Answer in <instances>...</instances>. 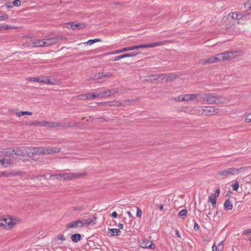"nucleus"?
<instances>
[{"label":"nucleus","mask_w":251,"mask_h":251,"mask_svg":"<svg viewBox=\"0 0 251 251\" xmlns=\"http://www.w3.org/2000/svg\"><path fill=\"white\" fill-rule=\"evenodd\" d=\"M201 100L206 101L211 104H219L226 103L227 99L221 96L216 95L213 93L201 94Z\"/></svg>","instance_id":"f257e3e1"},{"label":"nucleus","mask_w":251,"mask_h":251,"mask_svg":"<svg viewBox=\"0 0 251 251\" xmlns=\"http://www.w3.org/2000/svg\"><path fill=\"white\" fill-rule=\"evenodd\" d=\"M247 167H240L239 168H229L227 169L223 170L222 171L218 172L219 175L222 176L228 177L232 175H235L239 174L242 172H244L247 170Z\"/></svg>","instance_id":"f03ea898"},{"label":"nucleus","mask_w":251,"mask_h":251,"mask_svg":"<svg viewBox=\"0 0 251 251\" xmlns=\"http://www.w3.org/2000/svg\"><path fill=\"white\" fill-rule=\"evenodd\" d=\"M4 229L10 230L12 229L16 225L21 222V219L18 218L13 217H7L4 218Z\"/></svg>","instance_id":"7ed1b4c3"},{"label":"nucleus","mask_w":251,"mask_h":251,"mask_svg":"<svg viewBox=\"0 0 251 251\" xmlns=\"http://www.w3.org/2000/svg\"><path fill=\"white\" fill-rule=\"evenodd\" d=\"M138 99H136V100L134 99H129L127 100H124L122 101L119 100H113L111 101H106L104 102V105L106 106H126L131 104L132 103H134L137 100H138Z\"/></svg>","instance_id":"20e7f679"},{"label":"nucleus","mask_w":251,"mask_h":251,"mask_svg":"<svg viewBox=\"0 0 251 251\" xmlns=\"http://www.w3.org/2000/svg\"><path fill=\"white\" fill-rule=\"evenodd\" d=\"M86 176V173H65L59 175V177H62L65 180H72L78 179Z\"/></svg>","instance_id":"39448f33"},{"label":"nucleus","mask_w":251,"mask_h":251,"mask_svg":"<svg viewBox=\"0 0 251 251\" xmlns=\"http://www.w3.org/2000/svg\"><path fill=\"white\" fill-rule=\"evenodd\" d=\"M220 58V61H225L228 60H231L237 56L241 55L240 51H226V52L219 53Z\"/></svg>","instance_id":"423d86ee"},{"label":"nucleus","mask_w":251,"mask_h":251,"mask_svg":"<svg viewBox=\"0 0 251 251\" xmlns=\"http://www.w3.org/2000/svg\"><path fill=\"white\" fill-rule=\"evenodd\" d=\"M60 151V148L39 147V155H46L54 153H57L59 152Z\"/></svg>","instance_id":"0eeeda50"},{"label":"nucleus","mask_w":251,"mask_h":251,"mask_svg":"<svg viewBox=\"0 0 251 251\" xmlns=\"http://www.w3.org/2000/svg\"><path fill=\"white\" fill-rule=\"evenodd\" d=\"M201 94L200 93H192L183 95L184 101H189L190 100H197L198 101H201Z\"/></svg>","instance_id":"6e6552de"},{"label":"nucleus","mask_w":251,"mask_h":251,"mask_svg":"<svg viewBox=\"0 0 251 251\" xmlns=\"http://www.w3.org/2000/svg\"><path fill=\"white\" fill-rule=\"evenodd\" d=\"M141 48H143L142 44L137 45V46H133L131 47H128L124 48H123V49H121L120 50H114V51L109 52V54H118V53L123 52L124 51L135 50L141 49Z\"/></svg>","instance_id":"1a4fd4ad"},{"label":"nucleus","mask_w":251,"mask_h":251,"mask_svg":"<svg viewBox=\"0 0 251 251\" xmlns=\"http://www.w3.org/2000/svg\"><path fill=\"white\" fill-rule=\"evenodd\" d=\"M203 111L205 116H213L218 114L219 112V109L214 106H205Z\"/></svg>","instance_id":"9d476101"},{"label":"nucleus","mask_w":251,"mask_h":251,"mask_svg":"<svg viewBox=\"0 0 251 251\" xmlns=\"http://www.w3.org/2000/svg\"><path fill=\"white\" fill-rule=\"evenodd\" d=\"M117 93L115 90H107L103 91L100 93H97V96L98 98H106L110 97L112 95H114Z\"/></svg>","instance_id":"9b49d317"},{"label":"nucleus","mask_w":251,"mask_h":251,"mask_svg":"<svg viewBox=\"0 0 251 251\" xmlns=\"http://www.w3.org/2000/svg\"><path fill=\"white\" fill-rule=\"evenodd\" d=\"M26 154L29 157L34 155H39V147H26Z\"/></svg>","instance_id":"f8f14e48"},{"label":"nucleus","mask_w":251,"mask_h":251,"mask_svg":"<svg viewBox=\"0 0 251 251\" xmlns=\"http://www.w3.org/2000/svg\"><path fill=\"white\" fill-rule=\"evenodd\" d=\"M166 43H167V41H160V42H154L152 43H150V44H142L143 45V48H154L156 47L161 46L165 45Z\"/></svg>","instance_id":"ddd939ff"},{"label":"nucleus","mask_w":251,"mask_h":251,"mask_svg":"<svg viewBox=\"0 0 251 251\" xmlns=\"http://www.w3.org/2000/svg\"><path fill=\"white\" fill-rule=\"evenodd\" d=\"M14 154L19 156H24L25 153L26 154V147H22L16 148L14 149Z\"/></svg>","instance_id":"4468645a"},{"label":"nucleus","mask_w":251,"mask_h":251,"mask_svg":"<svg viewBox=\"0 0 251 251\" xmlns=\"http://www.w3.org/2000/svg\"><path fill=\"white\" fill-rule=\"evenodd\" d=\"M82 224L80 222V220H75L74 221L67 225V228H81Z\"/></svg>","instance_id":"2eb2a0df"},{"label":"nucleus","mask_w":251,"mask_h":251,"mask_svg":"<svg viewBox=\"0 0 251 251\" xmlns=\"http://www.w3.org/2000/svg\"><path fill=\"white\" fill-rule=\"evenodd\" d=\"M0 163L2 166L5 168L13 167V162L11 158H3L0 159Z\"/></svg>","instance_id":"dca6fc26"},{"label":"nucleus","mask_w":251,"mask_h":251,"mask_svg":"<svg viewBox=\"0 0 251 251\" xmlns=\"http://www.w3.org/2000/svg\"><path fill=\"white\" fill-rule=\"evenodd\" d=\"M14 150L12 148H6L2 149L0 152L4 156L10 157L14 155Z\"/></svg>","instance_id":"f3484780"},{"label":"nucleus","mask_w":251,"mask_h":251,"mask_svg":"<svg viewBox=\"0 0 251 251\" xmlns=\"http://www.w3.org/2000/svg\"><path fill=\"white\" fill-rule=\"evenodd\" d=\"M66 27H69L68 25H70V28L73 29H77L82 28L85 27V25L84 24L78 23L74 24L73 23H66L65 24Z\"/></svg>","instance_id":"a211bd4d"},{"label":"nucleus","mask_w":251,"mask_h":251,"mask_svg":"<svg viewBox=\"0 0 251 251\" xmlns=\"http://www.w3.org/2000/svg\"><path fill=\"white\" fill-rule=\"evenodd\" d=\"M45 47L54 45L57 42V39L55 37L44 39Z\"/></svg>","instance_id":"6ab92c4d"},{"label":"nucleus","mask_w":251,"mask_h":251,"mask_svg":"<svg viewBox=\"0 0 251 251\" xmlns=\"http://www.w3.org/2000/svg\"><path fill=\"white\" fill-rule=\"evenodd\" d=\"M81 223L82 224V227L83 226L87 227L90 224H95V223H94V220L91 219L90 218L88 219H83L81 220H80Z\"/></svg>","instance_id":"aec40b11"},{"label":"nucleus","mask_w":251,"mask_h":251,"mask_svg":"<svg viewBox=\"0 0 251 251\" xmlns=\"http://www.w3.org/2000/svg\"><path fill=\"white\" fill-rule=\"evenodd\" d=\"M34 47H45L44 44V40H36L32 41V44H31Z\"/></svg>","instance_id":"412c9836"},{"label":"nucleus","mask_w":251,"mask_h":251,"mask_svg":"<svg viewBox=\"0 0 251 251\" xmlns=\"http://www.w3.org/2000/svg\"><path fill=\"white\" fill-rule=\"evenodd\" d=\"M141 247L144 248L154 249L153 243L149 241H143L141 243Z\"/></svg>","instance_id":"4be33fe9"},{"label":"nucleus","mask_w":251,"mask_h":251,"mask_svg":"<svg viewBox=\"0 0 251 251\" xmlns=\"http://www.w3.org/2000/svg\"><path fill=\"white\" fill-rule=\"evenodd\" d=\"M18 175V173L12 172H0V177H10Z\"/></svg>","instance_id":"5701e85b"},{"label":"nucleus","mask_w":251,"mask_h":251,"mask_svg":"<svg viewBox=\"0 0 251 251\" xmlns=\"http://www.w3.org/2000/svg\"><path fill=\"white\" fill-rule=\"evenodd\" d=\"M208 59L210 64L221 62L219 53L213 56L210 57Z\"/></svg>","instance_id":"b1692460"},{"label":"nucleus","mask_w":251,"mask_h":251,"mask_svg":"<svg viewBox=\"0 0 251 251\" xmlns=\"http://www.w3.org/2000/svg\"><path fill=\"white\" fill-rule=\"evenodd\" d=\"M55 80H51L48 77L41 76V82L44 84L54 85L55 84Z\"/></svg>","instance_id":"393cba45"},{"label":"nucleus","mask_w":251,"mask_h":251,"mask_svg":"<svg viewBox=\"0 0 251 251\" xmlns=\"http://www.w3.org/2000/svg\"><path fill=\"white\" fill-rule=\"evenodd\" d=\"M111 76H112V75L110 73H107L105 74L103 73H99L95 75V77L96 79H99L101 77H111Z\"/></svg>","instance_id":"a878e982"},{"label":"nucleus","mask_w":251,"mask_h":251,"mask_svg":"<svg viewBox=\"0 0 251 251\" xmlns=\"http://www.w3.org/2000/svg\"><path fill=\"white\" fill-rule=\"evenodd\" d=\"M121 231L118 228H111L108 229V233L111 236H119Z\"/></svg>","instance_id":"bb28decb"},{"label":"nucleus","mask_w":251,"mask_h":251,"mask_svg":"<svg viewBox=\"0 0 251 251\" xmlns=\"http://www.w3.org/2000/svg\"><path fill=\"white\" fill-rule=\"evenodd\" d=\"M71 239L74 243H77L81 240V235L79 234H75L71 236Z\"/></svg>","instance_id":"cd10ccee"},{"label":"nucleus","mask_w":251,"mask_h":251,"mask_svg":"<svg viewBox=\"0 0 251 251\" xmlns=\"http://www.w3.org/2000/svg\"><path fill=\"white\" fill-rule=\"evenodd\" d=\"M224 206L226 210H230L233 208L232 204L231 202L229 200H226Z\"/></svg>","instance_id":"c85d7f7f"},{"label":"nucleus","mask_w":251,"mask_h":251,"mask_svg":"<svg viewBox=\"0 0 251 251\" xmlns=\"http://www.w3.org/2000/svg\"><path fill=\"white\" fill-rule=\"evenodd\" d=\"M48 122L45 121H36L32 125H39L41 126L47 127L48 126Z\"/></svg>","instance_id":"c756f323"},{"label":"nucleus","mask_w":251,"mask_h":251,"mask_svg":"<svg viewBox=\"0 0 251 251\" xmlns=\"http://www.w3.org/2000/svg\"><path fill=\"white\" fill-rule=\"evenodd\" d=\"M166 81L172 80L177 78V75L174 74H166Z\"/></svg>","instance_id":"7c9ffc66"},{"label":"nucleus","mask_w":251,"mask_h":251,"mask_svg":"<svg viewBox=\"0 0 251 251\" xmlns=\"http://www.w3.org/2000/svg\"><path fill=\"white\" fill-rule=\"evenodd\" d=\"M237 12H233L229 13L227 15V19H231L237 21Z\"/></svg>","instance_id":"2f4dec72"},{"label":"nucleus","mask_w":251,"mask_h":251,"mask_svg":"<svg viewBox=\"0 0 251 251\" xmlns=\"http://www.w3.org/2000/svg\"><path fill=\"white\" fill-rule=\"evenodd\" d=\"M158 77V75H152L150 76V80L152 83H156L157 81H159Z\"/></svg>","instance_id":"473e14b6"},{"label":"nucleus","mask_w":251,"mask_h":251,"mask_svg":"<svg viewBox=\"0 0 251 251\" xmlns=\"http://www.w3.org/2000/svg\"><path fill=\"white\" fill-rule=\"evenodd\" d=\"M86 96L87 100L93 99L98 98L97 96V93H86Z\"/></svg>","instance_id":"72a5a7b5"},{"label":"nucleus","mask_w":251,"mask_h":251,"mask_svg":"<svg viewBox=\"0 0 251 251\" xmlns=\"http://www.w3.org/2000/svg\"><path fill=\"white\" fill-rule=\"evenodd\" d=\"M208 201L212 203L214 207L216 206V198L215 197H213L212 196H210L208 198Z\"/></svg>","instance_id":"f704fd0d"},{"label":"nucleus","mask_w":251,"mask_h":251,"mask_svg":"<svg viewBox=\"0 0 251 251\" xmlns=\"http://www.w3.org/2000/svg\"><path fill=\"white\" fill-rule=\"evenodd\" d=\"M32 114V113L31 112H28V111H21V112L16 113V114L18 117H21L22 116L25 115H31Z\"/></svg>","instance_id":"c9c22d12"},{"label":"nucleus","mask_w":251,"mask_h":251,"mask_svg":"<svg viewBox=\"0 0 251 251\" xmlns=\"http://www.w3.org/2000/svg\"><path fill=\"white\" fill-rule=\"evenodd\" d=\"M187 214V211L186 209H182L178 213V216L179 217H183L184 219Z\"/></svg>","instance_id":"e433bc0d"},{"label":"nucleus","mask_w":251,"mask_h":251,"mask_svg":"<svg viewBox=\"0 0 251 251\" xmlns=\"http://www.w3.org/2000/svg\"><path fill=\"white\" fill-rule=\"evenodd\" d=\"M59 126H60V125L56 123H55L53 122H48V126L47 127H56Z\"/></svg>","instance_id":"4c0bfd02"},{"label":"nucleus","mask_w":251,"mask_h":251,"mask_svg":"<svg viewBox=\"0 0 251 251\" xmlns=\"http://www.w3.org/2000/svg\"><path fill=\"white\" fill-rule=\"evenodd\" d=\"M125 57H126V53L113 57L112 59V61H117Z\"/></svg>","instance_id":"58836bf2"},{"label":"nucleus","mask_w":251,"mask_h":251,"mask_svg":"<svg viewBox=\"0 0 251 251\" xmlns=\"http://www.w3.org/2000/svg\"><path fill=\"white\" fill-rule=\"evenodd\" d=\"M27 79L29 80V81H37L39 82H41V76L35 77H29V78H27Z\"/></svg>","instance_id":"ea45409f"},{"label":"nucleus","mask_w":251,"mask_h":251,"mask_svg":"<svg viewBox=\"0 0 251 251\" xmlns=\"http://www.w3.org/2000/svg\"><path fill=\"white\" fill-rule=\"evenodd\" d=\"M158 76H159L158 79L159 81H166V76L165 74H162L160 75H158Z\"/></svg>","instance_id":"a19ab883"},{"label":"nucleus","mask_w":251,"mask_h":251,"mask_svg":"<svg viewBox=\"0 0 251 251\" xmlns=\"http://www.w3.org/2000/svg\"><path fill=\"white\" fill-rule=\"evenodd\" d=\"M242 16L243 20H246L249 15V13L246 11H242L240 12Z\"/></svg>","instance_id":"79ce46f5"},{"label":"nucleus","mask_w":251,"mask_h":251,"mask_svg":"<svg viewBox=\"0 0 251 251\" xmlns=\"http://www.w3.org/2000/svg\"><path fill=\"white\" fill-rule=\"evenodd\" d=\"M200 63L202 65L210 64L208 58L203 59L200 60Z\"/></svg>","instance_id":"37998d69"},{"label":"nucleus","mask_w":251,"mask_h":251,"mask_svg":"<svg viewBox=\"0 0 251 251\" xmlns=\"http://www.w3.org/2000/svg\"><path fill=\"white\" fill-rule=\"evenodd\" d=\"M246 9H251V0L247 1L244 4Z\"/></svg>","instance_id":"c03bdc74"},{"label":"nucleus","mask_w":251,"mask_h":251,"mask_svg":"<svg viewBox=\"0 0 251 251\" xmlns=\"http://www.w3.org/2000/svg\"><path fill=\"white\" fill-rule=\"evenodd\" d=\"M204 110V107H202L201 106H199L197 108V110L198 111V113L200 114H202L204 115V111L203 110Z\"/></svg>","instance_id":"a18cd8bd"},{"label":"nucleus","mask_w":251,"mask_h":251,"mask_svg":"<svg viewBox=\"0 0 251 251\" xmlns=\"http://www.w3.org/2000/svg\"><path fill=\"white\" fill-rule=\"evenodd\" d=\"M9 18V16L7 14H4L0 16V21H5Z\"/></svg>","instance_id":"49530a36"},{"label":"nucleus","mask_w":251,"mask_h":251,"mask_svg":"<svg viewBox=\"0 0 251 251\" xmlns=\"http://www.w3.org/2000/svg\"><path fill=\"white\" fill-rule=\"evenodd\" d=\"M182 98H183V95L175 97L174 98V100L176 101H184V100H183Z\"/></svg>","instance_id":"de8ad7c7"},{"label":"nucleus","mask_w":251,"mask_h":251,"mask_svg":"<svg viewBox=\"0 0 251 251\" xmlns=\"http://www.w3.org/2000/svg\"><path fill=\"white\" fill-rule=\"evenodd\" d=\"M232 187L234 191H237L239 188V183L238 182H236L232 185Z\"/></svg>","instance_id":"09e8293b"},{"label":"nucleus","mask_w":251,"mask_h":251,"mask_svg":"<svg viewBox=\"0 0 251 251\" xmlns=\"http://www.w3.org/2000/svg\"><path fill=\"white\" fill-rule=\"evenodd\" d=\"M224 241H222L218 245V249L219 251H223V250L224 249Z\"/></svg>","instance_id":"8fccbe9b"},{"label":"nucleus","mask_w":251,"mask_h":251,"mask_svg":"<svg viewBox=\"0 0 251 251\" xmlns=\"http://www.w3.org/2000/svg\"><path fill=\"white\" fill-rule=\"evenodd\" d=\"M136 209H137L136 217L139 218H140L141 217V216H142V211L137 207H136Z\"/></svg>","instance_id":"3c124183"},{"label":"nucleus","mask_w":251,"mask_h":251,"mask_svg":"<svg viewBox=\"0 0 251 251\" xmlns=\"http://www.w3.org/2000/svg\"><path fill=\"white\" fill-rule=\"evenodd\" d=\"M77 98L79 100H87L86 94L78 95L77 96Z\"/></svg>","instance_id":"603ef678"},{"label":"nucleus","mask_w":251,"mask_h":251,"mask_svg":"<svg viewBox=\"0 0 251 251\" xmlns=\"http://www.w3.org/2000/svg\"><path fill=\"white\" fill-rule=\"evenodd\" d=\"M13 4L15 6H19L21 5V2L20 0H15L13 1Z\"/></svg>","instance_id":"864d4df0"},{"label":"nucleus","mask_w":251,"mask_h":251,"mask_svg":"<svg viewBox=\"0 0 251 251\" xmlns=\"http://www.w3.org/2000/svg\"><path fill=\"white\" fill-rule=\"evenodd\" d=\"M245 122L246 123H251V113H250L247 115L246 119H245Z\"/></svg>","instance_id":"5fc2aeb1"},{"label":"nucleus","mask_w":251,"mask_h":251,"mask_svg":"<svg viewBox=\"0 0 251 251\" xmlns=\"http://www.w3.org/2000/svg\"><path fill=\"white\" fill-rule=\"evenodd\" d=\"M126 57H133V56H135L136 55H137L138 54V53H135L134 52H133L127 53H126Z\"/></svg>","instance_id":"6e6d98bb"},{"label":"nucleus","mask_w":251,"mask_h":251,"mask_svg":"<svg viewBox=\"0 0 251 251\" xmlns=\"http://www.w3.org/2000/svg\"><path fill=\"white\" fill-rule=\"evenodd\" d=\"M241 20H243L242 18V16L241 15L240 12H237V22L238 23H239V21Z\"/></svg>","instance_id":"4d7b16f0"},{"label":"nucleus","mask_w":251,"mask_h":251,"mask_svg":"<svg viewBox=\"0 0 251 251\" xmlns=\"http://www.w3.org/2000/svg\"><path fill=\"white\" fill-rule=\"evenodd\" d=\"M57 239L58 240H62V241H65L66 240V238L62 234H59L57 236Z\"/></svg>","instance_id":"13d9d810"},{"label":"nucleus","mask_w":251,"mask_h":251,"mask_svg":"<svg viewBox=\"0 0 251 251\" xmlns=\"http://www.w3.org/2000/svg\"><path fill=\"white\" fill-rule=\"evenodd\" d=\"M4 218L0 219V227H2L3 229H4Z\"/></svg>","instance_id":"bf43d9fd"},{"label":"nucleus","mask_w":251,"mask_h":251,"mask_svg":"<svg viewBox=\"0 0 251 251\" xmlns=\"http://www.w3.org/2000/svg\"><path fill=\"white\" fill-rule=\"evenodd\" d=\"M220 189H217L215 191V195H214V196H213V197H215L216 198L218 197L219 196V194H220Z\"/></svg>","instance_id":"052dcab7"},{"label":"nucleus","mask_w":251,"mask_h":251,"mask_svg":"<svg viewBox=\"0 0 251 251\" xmlns=\"http://www.w3.org/2000/svg\"><path fill=\"white\" fill-rule=\"evenodd\" d=\"M8 28V26L7 25L0 26V30H5Z\"/></svg>","instance_id":"680f3d73"},{"label":"nucleus","mask_w":251,"mask_h":251,"mask_svg":"<svg viewBox=\"0 0 251 251\" xmlns=\"http://www.w3.org/2000/svg\"><path fill=\"white\" fill-rule=\"evenodd\" d=\"M87 43L88 44H89V45H93V44H94V40H93V39H90V40H88V41L87 42Z\"/></svg>","instance_id":"e2e57ef3"},{"label":"nucleus","mask_w":251,"mask_h":251,"mask_svg":"<svg viewBox=\"0 0 251 251\" xmlns=\"http://www.w3.org/2000/svg\"><path fill=\"white\" fill-rule=\"evenodd\" d=\"M194 228L195 229L198 230V229H199L200 226L197 223H195Z\"/></svg>","instance_id":"0e129e2a"},{"label":"nucleus","mask_w":251,"mask_h":251,"mask_svg":"<svg viewBox=\"0 0 251 251\" xmlns=\"http://www.w3.org/2000/svg\"><path fill=\"white\" fill-rule=\"evenodd\" d=\"M111 216H112V217H114V218H116L117 217V212H115V211L113 212L112 213V214H111Z\"/></svg>","instance_id":"69168bd1"},{"label":"nucleus","mask_w":251,"mask_h":251,"mask_svg":"<svg viewBox=\"0 0 251 251\" xmlns=\"http://www.w3.org/2000/svg\"><path fill=\"white\" fill-rule=\"evenodd\" d=\"M175 233L178 238H181L180 234L179 233V231L177 229L175 230Z\"/></svg>","instance_id":"338daca9"},{"label":"nucleus","mask_w":251,"mask_h":251,"mask_svg":"<svg viewBox=\"0 0 251 251\" xmlns=\"http://www.w3.org/2000/svg\"><path fill=\"white\" fill-rule=\"evenodd\" d=\"M212 248V251H217V248L214 245H213Z\"/></svg>","instance_id":"774afa93"}]
</instances>
